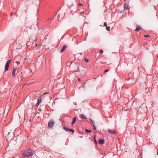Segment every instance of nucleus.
Wrapping results in <instances>:
<instances>
[{"label":"nucleus","mask_w":158,"mask_h":158,"mask_svg":"<svg viewBox=\"0 0 158 158\" xmlns=\"http://www.w3.org/2000/svg\"><path fill=\"white\" fill-rule=\"evenodd\" d=\"M64 35L63 36H62V38L64 37Z\"/></svg>","instance_id":"7c9ffc66"},{"label":"nucleus","mask_w":158,"mask_h":158,"mask_svg":"<svg viewBox=\"0 0 158 158\" xmlns=\"http://www.w3.org/2000/svg\"><path fill=\"white\" fill-rule=\"evenodd\" d=\"M78 81L79 82H80V81H81V78H79V79H78Z\"/></svg>","instance_id":"b1692460"},{"label":"nucleus","mask_w":158,"mask_h":158,"mask_svg":"<svg viewBox=\"0 0 158 158\" xmlns=\"http://www.w3.org/2000/svg\"><path fill=\"white\" fill-rule=\"evenodd\" d=\"M110 27H106V29L107 31H110Z\"/></svg>","instance_id":"2eb2a0df"},{"label":"nucleus","mask_w":158,"mask_h":158,"mask_svg":"<svg viewBox=\"0 0 158 158\" xmlns=\"http://www.w3.org/2000/svg\"><path fill=\"white\" fill-rule=\"evenodd\" d=\"M98 143L100 144H102L104 143V141L102 139H100L98 140Z\"/></svg>","instance_id":"0eeeda50"},{"label":"nucleus","mask_w":158,"mask_h":158,"mask_svg":"<svg viewBox=\"0 0 158 158\" xmlns=\"http://www.w3.org/2000/svg\"><path fill=\"white\" fill-rule=\"evenodd\" d=\"M85 61L87 62H88L89 61V60L88 59H85Z\"/></svg>","instance_id":"412c9836"},{"label":"nucleus","mask_w":158,"mask_h":158,"mask_svg":"<svg viewBox=\"0 0 158 158\" xmlns=\"http://www.w3.org/2000/svg\"><path fill=\"white\" fill-rule=\"evenodd\" d=\"M12 15H13V14H12V13H11V14H10V15H11V16Z\"/></svg>","instance_id":"bb28decb"},{"label":"nucleus","mask_w":158,"mask_h":158,"mask_svg":"<svg viewBox=\"0 0 158 158\" xmlns=\"http://www.w3.org/2000/svg\"><path fill=\"white\" fill-rule=\"evenodd\" d=\"M108 131L111 134H115L117 133V131L115 130L114 129H108Z\"/></svg>","instance_id":"7ed1b4c3"},{"label":"nucleus","mask_w":158,"mask_h":158,"mask_svg":"<svg viewBox=\"0 0 158 158\" xmlns=\"http://www.w3.org/2000/svg\"><path fill=\"white\" fill-rule=\"evenodd\" d=\"M132 75V74L131 73H130L129 74V76H130V75Z\"/></svg>","instance_id":"393cba45"},{"label":"nucleus","mask_w":158,"mask_h":158,"mask_svg":"<svg viewBox=\"0 0 158 158\" xmlns=\"http://www.w3.org/2000/svg\"><path fill=\"white\" fill-rule=\"evenodd\" d=\"M79 5L80 6H83V4H82V3H79Z\"/></svg>","instance_id":"4be33fe9"},{"label":"nucleus","mask_w":158,"mask_h":158,"mask_svg":"<svg viewBox=\"0 0 158 158\" xmlns=\"http://www.w3.org/2000/svg\"><path fill=\"white\" fill-rule=\"evenodd\" d=\"M108 71H109V70L108 69H106L104 71V72L106 73V72H107Z\"/></svg>","instance_id":"aec40b11"},{"label":"nucleus","mask_w":158,"mask_h":158,"mask_svg":"<svg viewBox=\"0 0 158 158\" xmlns=\"http://www.w3.org/2000/svg\"><path fill=\"white\" fill-rule=\"evenodd\" d=\"M54 124V122L53 120H51L50 122L48 123V126L50 128L53 127Z\"/></svg>","instance_id":"20e7f679"},{"label":"nucleus","mask_w":158,"mask_h":158,"mask_svg":"<svg viewBox=\"0 0 158 158\" xmlns=\"http://www.w3.org/2000/svg\"><path fill=\"white\" fill-rule=\"evenodd\" d=\"M34 153V151L33 150L29 149L28 151H24L22 152V155L24 157H27L31 156Z\"/></svg>","instance_id":"f257e3e1"},{"label":"nucleus","mask_w":158,"mask_h":158,"mask_svg":"<svg viewBox=\"0 0 158 158\" xmlns=\"http://www.w3.org/2000/svg\"><path fill=\"white\" fill-rule=\"evenodd\" d=\"M83 88H84L85 87V85H83Z\"/></svg>","instance_id":"c85d7f7f"},{"label":"nucleus","mask_w":158,"mask_h":158,"mask_svg":"<svg viewBox=\"0 0 158 158\" xmlns=\"http://www.w3.org/2000/svg\"><path fill=\"white\" fill-rule=\"evenodd\" d=\"M80 118L82 119H86L87 117L84 114H81L80 115Z\"/></svg>","instance_id":"39448f33"},{"label":"nucleus","mask_w":158,"mask_h":158,"mask_svg":"<svg viewBox=\"0 0 158 158\" xmlns=\"http://www.w3.org/2000/svg\"><path fill=\"white\" fill-rule=\"evenodd\" d=\"M67 47V46L66 45H64L62 49L60 50V52L62 53L65 50V48Z\"/></svg>","instance_id":"6e6552de"},{"label":"nucleus","mask_w":158,"mask_h":158,"mask_svg":"<svg viewBox=\"0 0 158 158\" xmlns=\"http://www.w3.org/2000/svg\"><path fill=\"white\" fill-rule=\"evenodd\" d=\"M94 142L95 143L97 144V141H96V139H95V137H94Z\"/></svg>","instance_id":"6ab92c4d"},{"label":"nucleus","mask_w":158,"mask_h":158,"mask_svg":"<svg viewBox=\"0 0 158 158\" xmlns=\"http://www.w3.org/2000/svg\"><path fill=\"white\" fill-rule=\"evenodd\" d=\"M69 131H71L72 133H73L74 132V130L73 129H70V130H69Z\"/></svg>","instance_id":"dca6fc26"},{"label":"nucleus","mask_w":158,"mask_h":158,"mask_svg":"<svg viewBox=\"0 0 158 158\" xmlns=\"http://www.w3.org/2000/svg\"><path fill=\"white\" fill-rule=\"evenodd\" d=\"M17 63L19 64L20 63V62H18Z\"/></svg>","instance_id":"cd10ccee"},{"label":"nucleus","mask_w":158,"mask_h":158,"mask_svg":"<svg viewBox=\"0 0 158 158\" xmlns=\"http://www.w3.org/2000/svg\"><path fill=\"white\" fill-rule=\"evenodd\" d=\"M157 155H158V150H157Z\"/></svg>","instance_id":"c756f323"},{"label":"nucleus","mask_w":158,"mask_h":158,"mask_svg":"<svg viewBox=\"0 0 158 158\" xmlns=\"http://www.w3.org/2000/svg\"><path fill=\"white\" fill-rule=\"evenodd\" d=\"M103 26L104 27H107V23L106 22H105L104 23Z\"/></svg>","instance_id":"f3484780"},{"label":"nucleus","mask_w":158,"mask_h":158,"mask_svg":"<svg viewBox=\"0 0 158 158\" xmlns=\"http://www.w3.org/2000/svg\"><path fill=\"white\" fill-rule=\"evenodd\" d=\"M77 119V118L76 117H74L73 118V120L72 121V122L71 123V125L73 126V125L75 123V122L76 121Z\"/></svg>","instance_id":"1a4fd4ad"},{"label":"nucleus","mask_w":158,"mask_h":158,"mask_svg":"<svg viewBox=\"0 0 158 158\" xmlns=\"http://www.w3.org/2000/svg\"><path fill=\"white\" fill-rule=\"evenodd\" d=\"M90 121L92 122L93 123V127H94V130H95L96 129V127L94 125V122H93V121L91 119H90Z\"/></svg>","instance_id":"ddd939ff"},{"label":"nucleus","mask_w":158,"mask_h":158,"mask_svg":"<svg viewBox=\"0 0 158 158\" xmlns=\"http://www.w3.org/2000/svg\"><path fill=\"white\" fill-rule=\"evenodd\" d=\"M144 36L145 37L147 38L150 37V35H144Z\"/></svg>","instance_id":"a211bd4d"},{"label":"nucleus","mask_w":158,"mask_h":158,"mask_svg":"<svg viewBox=\"0 0 158 158\" xmlns=\"http://www.w3.org/2000/svg\"><path fill=\"white\" fill-rule=\"evenodd\" d=\"M141 29V27L139 26H137L135 29V31H138L140 29Z\"/></svg>","instance_id":"9b49d317"},{"label":"nucleus","mask_w":158,"mask_h":158,"mask_svg":"<svg viewBox=\"0 0 158 158\" xmlns=\"http://www.w3.org/2000/svg\"><path fill=\"white\" fill-rule=\"evenodd\" d=\"M100 52L101 53H102L103 52V51L102 50H100Z\"/></svg>","instance_id":"5701e85b"},{"label":"nucleus","mask_w":158,"mask_h":158,"mask_svg":"<svg viewBox=\"0 0 158 158\" xmlns=\"http://www.w3.org/2000/svg\"><path fill=\"white\" fill-rule=\"evenodd\" d=\"M41 102V99H39L38 100L37 102V103L36 104V105L37 106L39 105V104Z\"/></svg>","instance_id":"9d476101"},{"label":"nucleus","mask_w":158,"mask_h":158,"mask_svg":"<svg viewBox=\"0 0 158 158\" xmlns=\"http://www.w3.org/2000/svg\"><path fill=\"white\" fill-rule=\"evenodd\" d=\"M14 15H16V16H17V15H16V13H15L14 14Z\"/></svg>","instance_id":"a878e982"},{"label":"nucleus","mask_w":158,"mask_h":158,"mask_svg":"<svg viewBox=\"0 0 158 158\" xmlns=\"http://www.w3.org/2000/svg\"><path fill=\"white\" fill-rule=\"evenodd\" d=\"M63 128L66 131H69V130H70L69 128L68 127H63Z\"/></svg>","instance_id":"f8f14e48"},{"label":"nucleus","mask_w":158,"mask_h":158,"mask_svg":"<svg viewBox=\"0 0 158 158\" xmlns=\"http://www.w3.org/2000/svg\"><path fill=\"white\" fill-rule=\"evenodd\" d=\"M85 131L86 133H87L92 132L91 130H88L87 129H85Z\"/></svg>","instance_id":"4468645a"},{"label":"nucleus","mask_w":158,"mask_h":158,"mask_svg":"<svg viewBox=\"0 0 158 158\" xmlns=\"http://www.w3.org/2000/svg\"><path fill=\"white\" fill-rule=\"evenodd\" d=\"M16 68H13V70L12 71V76L13 77H15V72H16Z\"/></svg>","instance_id":"423d86ee"},{"label":"nucleus","mask_w":158,"mask_h":158,"mask_svg":"<svg viewBox=\"0 0 158 158\" xmlns=\"http://www.w3.org/2000/svg\"><path fill=\"white\" fill-rule=\"evenodd\" d=\"M10 62H11V60H9L7 61V62L6 64V65H5V71H7L8 70V68H9V64H10Z\"/></svg>","instance_id":"f03ea898"}]
</instances>
